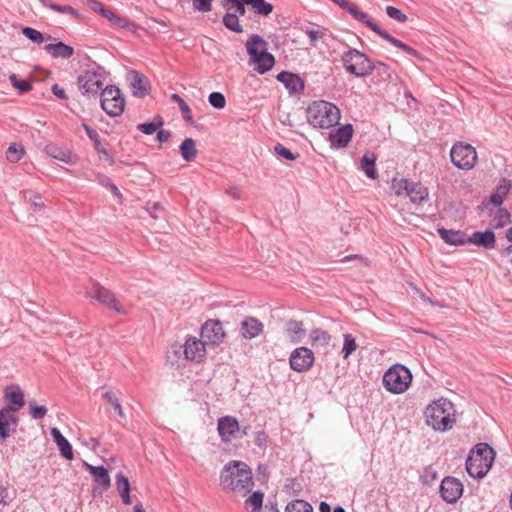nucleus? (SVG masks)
<instances>
[{
  "label": "nucleus",
  "instance_id": "nucleus-19",
  "mask_svg": "<svg viewBox=\"0 0 512 512\" xmlns=\"http://www.w3.org/2000/svg\"><path fill=\"white\" fill-rule=\"evenodd\" d=\"M354 128L352 124H345L329 133V140L333 147L345 148L352 139Z\"/></svg>",
  "mask_w": 512,
  "mask_h": 512
},
{
  "label": "nucleus",
  "instance_id": "nucleus-2",
  "mask_svg": "<svg viewBox=\"0 0 512 512\" xmlns=\"http://www.w3.org/2000/svg\"><path fill=\"white\" fill-rule=\"evenodd\" d=\"M454 414V404L444 398L433 401L424 411L427 425L440 432L448 431L453 427Z\"/></svg>",
  "mask_w": 512,
  "mask_h": 512
},
{
  "label": "nucleus",
  "instance_id": "nucleus-15",
  "mask_svg": "<svg viewBox=\"0 0 512 512\" xmlns=\"http://www.w3.org/2000/svg\"><path fill=\"white\" fill-rule=\"evenodd\" d=\"M187 361L201 363L206 357V342L196 337H189L184 343Z\"/></svg>",
  "mask_w": 512,
  "mask_h": 512
},
{
  "label": "nucleus",
  "instance_id": "nucleus-17",
  "mask_svg": "<svg viewBox=\"0 0 512 512\" xmlns=\"http://www.w3.org/2000/svg\"><path fill=\"white\" fill-rule=\"evenodd\" d=\"M19 424V418L16 413L6 409H0V439L6 441L7 438L15 433Z\"/></svg>",
  "mask_w": 512,
  "mask_h": 512
},
{
  "label": "nucleus",
  "instance_id": "nucleus-10",
  "mask_svg": "<svg viewBox=\"0 0 512 512\" xmlns=\"http://www.w3.org/2000/svg\"><path fill=\"white\" fill-rule=\"evenodd\" d=\"M477 152L475 148L464 142H456L450 150V159L452 164L461 170H471L477 162Z\"/></svg>",
  "mask_w": 512,
  "mask_h": 512
},
{
  "label": "nucleus",
  "instance_id": "nucleus-41",
  "mask_svg": "<svg viewBox=\"0 0 512 512\" xmlns=\"http://www.w3.org/2000/svg\"><path fill=\"white\" fill-rule=\"evenodd\" d=\"M103 399L108 403L110 404L115 413L120 417V418H125L126 415L124 413V410L122 408V405H121V402L118 398V396L116 395V393L112 390H108L106 392L103 393L102 395Z\"/></svg>",
  "mask_w": 512,
  "mask_h": 512
},
{
  "label": "nucleus",
  "instance_id": "nucleus-26",
  "mask_svg": "<svg viewBox=\"0 0 512 512\" xmlns=\"http://www.w3.org/2000/svg\"><path fill=\"white\" fill-rule=\"evenodd\" d=\"M284 331L292 343H299L306 334L303 322L294 319L285 323Z\"/></svg>",
  "mask_w": 512,
  "mask_h": 512
},
{
  "label": "nucleus",
  "instance_id": "nucleus-29",
  "mask_svg": "<svg viewBox=\"0 0 512 512\" xmlns=\"http://www.w3.org/2000/svg\"><path fill=\"white\" fill-rule=\"evenodd\" d=\"M407 196L410 198L412 203L420 205L428 199L429 192L428 189L420 182H412L409 191L407 192Z\"/></svg>",
  "mask_w": 512,
  "mask_h": 512
},
{
  "label": "nucleus",
  "instance_id": "nucleus-57",
  "mask_svg": "<svg viewBox=\"0 0 512 512\" xmlns=\"http://www.w3.org/2000/svg\"><path fill=\"white\" fill-rule=\"evenodd\" d=\"M56 445L62 457H64L66 460L73 459V449L70 442L66 438L63 439L61 442L57 443Z\"/></svg>",
  "mask_w": 512,
  "mask_h": 512
},
{
  "label": "nucleus",
  "instance_id": "nucleus-23",
  "mask_svg": "<svg viewBox=\"0 0 512 512\" xmlns=\"http://www.w3.org/2000/svg\"><path fill=\"white\" fill-rule=\"evenodd\" d=\"M437 232L441 239L449 245L453 246H463L469 243V236L466 235L464 231L461 230H453L446 229L444 227L438 228Z\"/></svg>",
  "mask_w": 512,
  "mask_h": 512
},
{
  "label": "nucleus",
  "instance_id": "nucleus-8",
  "mask_svg": "<svg viewBox=\"0 0 512 512\" xmlns=\"http://www.w3.org/2000/svg\"><path fill=\"white\" fill-rule=\"evenodd\" d=\"M411 381L412 374L410 370L401 364L393 365L383 375L384 387L394 394L405 392Z\"/></svg>",
  "mask_w": 512,
  "mask_h": 512
},
{
  "label": "nucleus",
  "instance_id": "nucleus-51",
  "mask_svg": "<svg viewBox=\"0 0 512 512\" xmlns=\"http://www.w3.org/2000/svg\"><path fill=\"white\" fill-rule=\"evenodd\" d=\"M9 80L11 85L19 91L20 94L30 92L32 90V85L28 81L24 79L18 78V76L12 73L9 76Z\"/></svg>",
  "mask_w": 512,
  "mask_h": 512
},
{
  "label": "nucleus",
  "instance_id": "nucleus-33",
  "mask_svg": "<svg viewBox=\"0 0 512 512\" xmlns=\"http://www.w3.org/2000/svg\"><path fill=\"white\" fill-rule=\"evenodd\" d=\"M384 40L388 41L390 44H392L393 46L401 49L402 51H404L405 53H407L408 55H410L411 57H414L418 60H423V57L421 55L420 52H418L416 49H414L413 47H410L408 46L407 44L403 43L402 41L398 40L397 38L393 37L391 34H389L388 32L385 34V36L383 37Z\"/></svg>",
  "mask_w": 512,
  "mask_h": 512
},
{
  "label": "nucleus",
  "instance_id": "nucleus-3",
  "mask_svg": "<svg viewBox=\"0 0 512 512\" xmlns=\"http://www.w3.org/2000/svg\"><path fill=\"white\" fill-rule=\"evenodd\" d=\"M494 449L487 443H478L466 460V471L472 478L481 479L491 469L495 459Z\"/></svg>",
  "mask_w": 512,
  "mask_h": 512
},
{
  "label": "nucleus",
  "instance_id": "nucleus-13",
  "mask_svg": "<svg viewBox=\"0 0 512 512\" xmlns=\"http://www.w3.org/2000/svg\"><path fill=\"white\" fill-rule=\"evenodd\" d=\"M315 361L314 353L307 347H298L291 352L289 358V364L295 372H307L309 371Z\"/></svg>",
  "mask_w": 512,
  "mask_h": 512
},
{
  "label": "nucleus",
  "instance_id": "nucleus-16",
  "mask_svg": "<svg viewBox=\"0 0 512 512\" xmlns=\"http://www.w3.org/2000/svg\"><path fill=\"white\" fill-rule=\"evenodd\" d=\"M217 430L223 442H231L240 430L239 422L233 416H223L218 419Z\"/></svg>",
  "mask_w": 512,
  "mask_h": 512
},
{
  "label": "nucleus",
  "instance_id": "nucleus-11",
  "mask_svg": "<svg viewBox=\"0 0 512 512\" xmlns=\"http://www.w3.org/2000/svg\"><path fill=\"white\" fill-rule=\"evenodd\" d=\"M88 297L95 299L101 305L119 314H126V310L115 297L114 293L97 282H93L86 290Z\"/></svg>",
  "mask_w": 512,
  "mask_h": 512
},
{
  "label": "nucleus",
  "instance_id": "nucleus-20",
  "mask_svg": "<svg viewBox=\"0 0 512 512\" xmlns=\"http://www.w3.org/2000/svg\"><path fill=\"white\" fill-rule=\"evenodd\" d=\"M264 331L263 323L255 317H245L240 324V334L244 339L251 340Z\"/></svg>",
  "mask_w": 512,
  "mask_h": 512
},
{
  "label": "nucleus",
  "instance_id": "nucleus-52",
  "mask_svg": "<svg viewBox=\"0 0 512 512\" xmlns=\"http://www.w3.org/2000/svg\"><path fill=\"white\" fill-rule=\"evenodd\" d=\"M413 181L408 179H396L392 180V189L397 196L405 195L407 196V192L409 191L410 185Z\"/></svg>",
  "mask_w": 512,
  "mask_h": 512
},
{
  "label": "nucleus",
  "instance_id": "nucleus-12",
  "mask_svg": "<svg viewBox=\"0 0 512 512\" xmlns=\"http://www.w3.org/2000/svg\"><path fill=\"white\" fill-rule=\"evenodd\" d=\"M463 491L462 482L453 476L445 477L439 486L440 497L448 504L456 503L461 498Z\"/></svg>",
  "mask_w": 512,
  "mask_h": 512
},
{
  "label": "nucleus",
  "instance_id": "nucleus-53",
  "mask_svg": "<svg viewBox=\"0 0 512 512\" xmlns=\"http://www.w3.org/2000/svg\"><path fill=\"white\" fill-rule=\"evenodd\" d=\"M104 18L108 19L112 24L118 27H125L127 22L124 18L115 14L111 9L104 8L100 13Z\"/></svg>",
  "mask_w": 512,
  "mask_h": 512
},
{
  "label": "nucleus",
  "instance_id": "nucleus-28",
  "mask_svg": "<svg viewBox=\"0 0 512 512\" xmlns=\"http://www.w3.org/2000/svg\"><path fill=\"white\" fill-rule=\"evenodd\" d=\"M360 169L365 175L372 180L378 178V170L376 168V156L374 153H365L360 160Z\"/></svg>",
  "mask_w": 512,
  "mask_h": 512
},
{
  "label": "nucleus",
  "instance_id": "nucleus-45",
  "mask_svg": "<svg viewBox=\"0 0 512 512\" xmlns=\"http://www.w3.org/2000/svg\"><path fill=\"white\" fill-rule=\"evenodd\" d=\"M223 25L235 33H242L243 28L239 23V17L236 13H226L223 16Z\"/></svg>",
  "mask_w": 512,
  "mask_h": 512
},
{
  "label": "nucleus",
  "instance_id": "nucleus-48",
  "mask_svg": "<svg viewBox=\"0 0 512 512\" xmlns=\"http://www.w3.org/2000/svg\"><path fill=\"white\" fill-rule=\"evenodd\" d=\"M250 7H252L256 13L268 16L273 11V5L266 0H249Z\"/></svg>",
  "mask_w": 512,
  "mask_h": 512
},
{
  "label": "nucleus",
  "instance_id": "nucleus-39",
  "mask_svg": "<svg viewBox=\"0 0 512 512\" xmlns=\"http://www.w3.org/2000/svg\"><path fill=\"white\" fill-rule=\"evenodd\" d=\"M223 8L226 10L234 9L233 13L239 16H244L246 13V6H250L249 0H221Z\"/></svg>",
  "mask_w": 512,
  "mask_h": 512
},
{
  "label": "nucleus",
  "instance_id": "nucleus-27",
  "mask_svg": "<svg viewBox=\"0 0 512 512\" xmlns=\"http://www.w3.org/2000/svg\"><path fill=\"white\" fill-rule=\"evenodd\" d=\"M44 49L52 58L69 59L74 54V48L61 41L47 44Z\"/></svg>",
  "mask_w": 512,
  "mask_h": 512
},
{
  "label": "nucleus",
  "instance_id": "nucleus-63",
  "mask_svg": "<svg viewBox=\"0 0 512 512\" xmlns=\"http://www.w3.org/2000/svg\"><path fill=\"white\" fill-rule=\"evenodd\" d=\"M511 188H512V181L507 178H502L500 180V182L498 183V185L496 186L494 192L505 198Z\"/></svg>",
  "mask_w": 512,
  "mask_h": 512
},
{
  "label": "nucleus",
  "instance_id": "nucleus-60",
  "mask_svg": "<svg viewBox=\"0 0 512 512\" xmlns=\"http://www.w3.org/2000/svg\"><path fill=\"white\" fill-rule=\"evenodd\" d=\"M284 488L295 496L299 495L302 491V485L297 478H287Z\"/></svg>",
  "mask_w": 512,
  "mask_h": 512
},
{
  "label": "nucleus",
  "instance_id": "nucleus-24",
  "mask_svg": "<svg viewBox=\"0 0 512 512\" xmlns=\"http://www.w3.org/2000/svg\"><path fill=\"white\" fill-rule=\"evenodd\" d=\"M131 87L136 97H145L151 89L148 79L137 71L131 72Z\"/></svg>",
  "mask_w": 512,
  "mask_h": 512
},
{
  "label": "nucleus",
  "instance_id": "nucleus-18",
  "mask_svg": "<svg viewBox=\"0 0 512 512\" xmlns=\"http://www.w3.org/2000/svg\"><path fill=\"white\" fill-rule=\"evenodd\" d=\"M4 397L7 402L3 409L17 413L24 405V393L18 385H11L4 390Z\"/></svg>",
  "mask_w": 512,
  "mask_h": 512
},
{
  "label": "nucleus",
  "instance_id": "nucleus-31",
  "mask_svg": "<svg viewBox=\"0 0 512 512\" xmlns=\"http://www.w3.org/2000/svg\"><path fill=\"white\" fill-rule=\"evenodd\" d=\"M45 152L54 159L60 160L64 163H73V155L55 144H48L45 147Z\"/></svg>",
  "mask_w": 512,
  "mask_h": 512
},
{
  "label": "nucleus",
  "instance_id": "nucleus-5",
  "mask_svg": "<svg viewBox=\"0 0 512 512\" xmlns=\"http://www.w3.org/2000/svg\"><path fill=\"white\" fill-rule=\"evenodd\" d=\"M340 111L327 101H315L307 109V120L315 128L328 129L338 123Z\"/></svg>",
  "mask_w": 512,
  "mask_h": 512
},
{
  "label": "nucleus",
  "instance_id": "nucleus-38",
  "mask_svg": "<svg viewBox=\"0 0 512 512\" xmlns=\"http://www.w3.org/2000/svg\"><path fill=\"white\" fill-rule=\"evenodd\" d=\"M264 493L260 490L254 491L244 502L246 509L251 512H261L263 505Z\"/></svg>",
  "mask_w": 512,
  "mask_h": 512
},
{
  "label": "nucleus",
  "instance_id": "nucleus-61",
  "mask_svg": "<svg viewBox=\"0 0 512 512\" xmlns=\"http://www.w3.org/2000/svg\"><path fill=\"white\" fill-rule=\"evenodd\" d=\"M386 13L388 17L398 21L399 23H404L407 21V16L400 9L394 6H387Z\"/></svg>",
  "mask_w": 512,
  "mask_h": 512
},
{
  "label": "nucleus",
  "instance_id": "nucleus-47",
  "mask_svg": "<svg viewBox=\"0 0 512 512\" xmlns=\"http://www.w3.org/2000/svg\"><path fill=\"white\" fill-rule=\"evenodd\" d=\"M372 67H374V72L381 77L383 81H390L392 78V69L391 67L381 61L372 62Z\"/></svg>",
  "mask_w": 512,
  "mask_h": 512
},
{
  "label": "nucleus",
  "instance_id": "nucleus-25",
  "mask_svg": "<svg viewBox=\"0 0 512 512\" xmlns=\"http://www.w3.org/2000/svg\"><path fill=\"white\" fill-rule=\"evenodd\" d=\"M166 360L171 366L182 367L188 362L185 357L184 344L174 343L166 353Z\"/></svg>",
  "mask_w": 512,
  "mask_h": 512
},
{
  "label": "nucleus",
  "instance_id": "nucleus-54",
  "mask_svg": "<svg viewBox=\"0 0 512 512\" xmlns=\"http://www.w3.org/2000/svg\"><path fill=\"white\" fill-rule=\"evenodd\" d=\"M209 104L216 109H223L226 105L225 96L221 92H212L208 96Z\"/></svg>",
  "mask_w": 512,
  "mask_h": 512
},
{
  "label": "nucleus",
  "instance_id": "nucleus-4",
  "mask_svg": "<svg viewBox=\"0 0 512 512\" xmlns=\"http://www.w3.org/2000/svg\"><path fill=\"white\" fill-rule=\"evenodd\" d=\"M268 43L258 34H252L246 42L249 62L259 74H265L275 64L274 56L267 51Z\"/></svg>",
  "mask_w": 512,
  "mask_h": 512
},
{
  "label": "nucleus",
  "instance_id": "nucleus-22",
  "mask_svg": "<svg viewBox=\"0 0 512 512\" xmlns=\"http://www.w3.org/2000/svg\"><path fill=\"white\" fill-rule=\"evenodd\" d=\"M469 244L481 247L486 250H492L496 247V236L490 229L485 231H475L469 236Z\"/></svg>",
  "mask_w": 512,
  "mask_h": 512
},
{
  "label": "nucleus",
  "instance_id": "nucleus-62",
  "mask_svg": "<svg viewBox=\"0 0 512 512\" xmlns=\"http://www.w3.org/2000/svg\"><path fill=\"white\" fill-rule=\"evenodd\" d=\"M305 34L310 38L312 45L315 46L316 42L318 40H321L326 35V29H313V28H307L305 31Z\"/></svg>",
  "mask_w": 512,
  "mask_h": 512
},
{
  "label": "nucleus",
  "instance_id": "nucleus-9",
  "mask_svg": "<svg viewBox=\"0 0 512 512\" xmlns=\"http://www.w3.org/2000/svg\"><path fill=\"white\" fill-rule=\"evenodd\" d=\"M100 104L107 115L118 117L124 112L125 98L117 86L108 85L100 93Z\"/></svg>",
  "mask_w": 512,
  "mask_h": 512
},
{
  "label": "nucleus",
  "instance_id": "nucleus-55",
  "mask_svg": "<svg viewBox=\"0 0 512 512\" xmlns=\"http://www.w3.org/2000/svg\"><path fill=\"white\" fill-rule=\"evenodd\" d=\"M22 34L30 41L37 44H41L44 41L43 34L40 31L31 27H24L22 29Z\"/></svg>",
  "mask_w": 512,
  "mask_h": 512
},
{
  "label": "nucleus",
  "instance_id": "nucleus-14",
  "mask_svg": "<svg viewBox=\"0 0 512 512\" xmlns=\"http://www.w3.org/2000/svg\"><path fill=\"white\" fill-rule=\"evenodd\" d=\"M225 338L222 323L219 320L209 319L201 328V340L212 346L220 345Z\"/></svg>",
  "mask_w": 512,
  "mask_h": 512
},
{
  "label": "nucleus",
  "instance_id": "nucleus-59",
  "mask_svg": "<svg viewBox=\"0 0 512 512\" xmlns=\"http://www.w3.org/2000/svg\"><path fill=\"white\" fill-rule=\"evenodd\" d=\"M29 406H30V414H31L32 418L37 419V420L44 418L48 412V410L45 406L37 405L35 401H30Z\"/></svg>",
  "mask_w": 512,
  "mask_h": 512
},
{
  "label": "nucleus",
  "instance_id": "nucleus-42",
  "mask_svg": "<svg viewBox=\"0 0 512 512\" xmlns=\"http://www.w3.org/2000/svg\"><path fill=\"white\" fill-rule=\"evenodd\" d=\"M163 124V118L161 116H156L151 122L139 124L137 129L146 135H152L159 130Z\"/></svg>",
  "mask_w": 512,
  "mask_h": 512
},
{
  "label": "nucleus",
  "instance_id": "nucleus-50",
  "mask_svg": "<svg viewBox=\"0 0 512 512\" xmlns=\"http://www.w3.org/2000/svg\"><path fill=\"white\" fill-rule=\"evenodd\" d=\"M25 150L22 145L11 144L6 151V158L11 163L18 162L24 155Z\"/></svg>",
  "mask_w": 512,
  "mask_h": 512
},
{
  "label": "nucleus",
  "instance_id": "nucleus-37",
  "mask_svg": "<svg viewBox=\"0 0 512 512\" xmlns=\"http://www.w3.org/2000/svg\"><path fill=\"white\" fill-rule=\"evenodd\" d=\"M88 138L93 142L94 149L99 155H107V149L103 146L99 133L88 124H83Z\"/></svg>",
  "mask_w": 512,
  "mask_h": 512
},
{
  "label": "nucleus",
  "instance_id": "nucleus-43",
  "mask_svg": "<svg viewBox=\"0 0 512 512\" xmlns=\"http://www.w3.org/2000/svg\"><path fill=\"white\" fill-rule=\"evenodd\" d=\"M171 100L178 104L179 110H180L184 120L186 122L192 124L193 123V117H192V111H191L189 105L177 93H173L171 95Z\"/></svg>",
  "mask_w": 512,
  "mask_h": 512
},
{
  "label": "nucleus",
  "instance_id": "nucleus-56",
  "mask_svg": "<svg viewBox=\"0 0 512 512\" xmlns=\"http://www.w3.org/2000/svg\"><path fill=\"white\" fill-rule=\"evenodd\" d=\"M437 478V472L432 466H426L420 475V480L424 485H432Z\"/></svg>",
  "mask_w": 512,
  "mask_h": 512
},
{
  "label": "nucleus",
  "instance_id": "nucleus-64",
  "mask_svg": "<svg viewBox=\"0 0 512 512\" xmlns=\"http://www.w3.org/2000/svg\"><path fill=\"white\" fill-rule=\"evenodd\" d=\"M116 486L119 493L131 490L128 478L121 472L116 475Z\"/></svg>",
  "mask_w": 512,
  "mask_h": 512
},
{
  "label": "nucleus",
  "instance_id": "nucleus-35",
  "mask_svg": "<svg viewBox=\"0 0 512 512\" xmlns=\"http://www.w3.org/2000/svg\"><path fill=\"white\" fill-rule=\"evenodd\" d=\"M180 154L186 162L193 161L197 156L196 143L192 138H186L181 143Z\"/></svg>",
  "mask_w": 512,
  "mask_h": 512
},
{
  "label": "nucleus",
  "instance_id": "nucleus-34",
  "mask_svg": "<svg viewBox=\"0 0 512 512\" xmlns=\"http://www.w3.org/2000/svg\"><path fill=\"white\" fill-rule=\"evenodd\" d=\"M44 7L49 8L57 13L62 14H69L71 17L75 19L80 18V14L76 9H74L72 6L69 5H59L56 3H53L50 0H38Z\"/></svg>",
  "mask_w": 512,
  "mask_h": 512
},
{
  "label": "nucleus",
  "instance_id": "nucleus-36",
  "mask_svg": "<svg viewBox=\"0 0 512 512\" xmlns=\"http://www.w3.org/2000/svg\"><path fill=\"white\" fill-rule=\"evenodd\" d=\"M511 221L510 212L506 208H498L491 219L493 229H501L508 225Z\"/></svg>",
  "mask_w": 512,
  "mask_h": 512
},
{
  "label": "nucleus",
  "instance_id": "nucleus-44",
  "mask_svg": "<svg viewBox=\"0 0 512 512\" xmlns=\"http://www.w3.org/2000/svg\"><path fill=\"white\" fill-rule=\"evenodd\" d=\"M358 348V344L356 342L355 337H353L350 333H345L343 335V347H342V356L344 359H347L352 353L356 351Z\"/></svg>",
  "mask_w": 512,
  "mask_h": 512
},
{
  "label": "nucleus",
  "instance_id": "nucleus-32",
  "mask_svg": "<svg viewBox=\"0 0 512 512\" xmlns=\"http://www.w3.org/2000/svg\"><path fill=\"white\" fill-rule=\"evenodd\" d=\"M309 337L313 347H326L331 341V335L328 331L320 328L311 330Z\"/></svg>",
  "mask_w": 512,
  "mask_h": 512
},
{
  "label": "nucleus",
  "instance_id": "nucleus-40",
  "mask_svg": "<svg viewBox=\"0 0 512 512\" xmlns=\"http://www.w3.org/2000/svg\"><path fill=\"white\" fill-rule=\"evenodd\" d=\"M355 20L365 24L372 31H374L376 34H378L381 38H383L385 36V34L387 33V31L382 29L376 22L371 20V18L368 15V13H366V12H364L362 10L359 11V13L357 14V17H356Z\"/></svg>",
  "mask_w": 512,
  "mask_h": 512
},
{
  "label": "nucleus",
  "instance_id": "nucleus-1",
  "mask_svg": "<svg viewBox=\"0 0 512 512\" xmlns=\"http://www.w3.org/2000/svg\"><path fill=\"white\" fill-rule=\"evenodd\" d=\"M220 486L225 492H234L242 496L250 493L254 487L251 468L243 461L228 462L220 473Z\"/></svg>",
  "mask_w": 512,
  "mask_h": 512
},
{
  "label": "nucleus",
  "instance_id": "nucleus-7",
  "mask_svg": "<svg viewBox=\"0 0 512 512\" xmlns=\"http://www.w3.org/2000/svg\"><path fill=\"white\" fill-rule=\"evenodd\" d=\"M106 76L104 67L94 64L77 77L79 90L85 96H97L104 89Z\"/></svg>",
  "mask_w": 512,
  "mask_h": 512
},
{
  "label": "nucleus",
  "instance_id": "nucleus-6",
  "mask_svg": "<svg viewBox=\"0 0 512 512\" xmlns=\"http://www.w3.org/2000/svg\"><path fill=\"white\" fill-rule=\"evenodd\" d=\"M345 70L355 77H367L374 72L372 60L356 48H349L341 57Z\"/></svg>",
  "mask_w": 512,
  "mask_h": 512
},
{
  "label": "nucleus",
  "instance_id": "nucleus-58",
  "mask_svg": "<svg viewBox=\"0 0 512 512\" xmlns=\"http://www.w3.org/2000/svg\"><path fill=\"white\" fill-rule=\"evenodd\" d=\"M274 151L278 156L290 161L295 160L299 156L280 143L274 146Z\"/></svg>",
  "mask_w": 512,
  "mask_h": 512
},
{
  "label": "nucleus",
  "instance_id": "nucleus-49",
  "mask_svg": "<svg viewBox=\"0 0 512 512\" xmlns=\"http://www.w3.org/2000/svg\"><path fill=\"white\" fill-rule=\"evenodd\" d=\"M24 199L33 211H40L45 206L42 197L38 193L25 192Z\"/></svg>",
  "mask_w": 512,
  "mask_h": 512
},
{
  "label": "nucleus",
  "instance_id": "nucleus-30",
  "mask_svg": "<svg viewBox=\"0 0 512 512\" xmlns=\"http://www.w3.org/2000/svg\"><path fill=\"white\" fill-rule=\"evenodd\" d=\"M87 470L93 476L94 481L98 485H100L104 489L110 487V476L108 470L104 466H93L87 464Z\"/></svg>",
  "mask_w": 512,
  "mask_h": 512
},
{
  "label": "nucleus",
  "instance_id": "nucleus-21",
  "mask_svg": "<svg viewBox=\"0 0 512 512\" xmlns=\"http://www.w3.org/2000/svg\"><path fill=\"white\" fill-rule=\"evenodd\" d=\"M276 79L285 86L290 94L302 93L304 90L303 79L295 73L282 71L276 76Z\"/></svg>",
  "mask_w": 512,
  "mask_h": 512
},
{
  "label": "nucleus",
  "instance_id": "nucleus-46",
  "mask_svg": "<svg viewBox=\"0 0 512 512\" xmlns=\"http://www.w3.org/2000/svg\"><path fill=\"white\" fill-rule=\"evenodd\" d=\"M285 512H313V507L305 500L296 499L287 504Z\"/></svg>",
  "mask_w": 512,
  "mask_h": 512
}]
</instances>
